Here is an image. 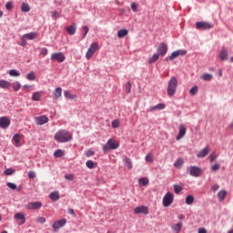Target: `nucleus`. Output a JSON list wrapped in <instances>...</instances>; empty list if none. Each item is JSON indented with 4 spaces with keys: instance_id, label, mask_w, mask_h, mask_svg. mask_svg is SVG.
I'll use <instances>...</instances> for the list:
<instances>
[{
    "instance_id": "bf43d9fd",
    "label": "nucleus",
    "mask_w": 233,
    "mask_h": 233,
    "mask_svg": "<svg viewBox=\"0 0 233 233\" xmlns=\"http://www.w3.org/2000/svg\"><path fill=\"white\" fill-rule=\"evenodd\" d=\"M40 54H41L42 56H48V49L46 48V47L42 48V49L40 50Z\"/></svg>"
},
{
    "instance_id": "1a4fd4ad",
    "label": "nucleus",
    "mask_w": 233,
    "mask_h": 233,
    "mask_svg": "<svg viewBox=\"0 0 233 233\" xmlns=\"http://www.w3.org/2000/svg\"><path fill=\"white\" fill-rule=\"evenodd\" d=\"M157 54H158V56H161L162 57H164V56H167V53L168 52V46H167L166 43H161L157 49Z\"/></svg>"
},
{
    "instance_id": "c756f323",
    "label": "nucleus",
    "mask_w": 233,
    "mask_h": 233,
    "mask_svg": "<svg viewBox=\"0 0 233 233\" xmlns=\"http://www.w3.org/2000/svg\"><path fill=\"white\" fill-rule=\"evenodd\" d=\"M218 157V155L216 154V152H213L208 157V160L209 161V163H215Z\"/></svg>"
},
{
    "instance_id": "79ce46f5",
    "label": "nucleus",
    "mask_w": 233,
    "mask_h": 233,
    "mask_svg": "<svg viewBox=\"0 0 233 233\" xmlns=\"http://www.w3.org/2000/svg\"><path fill=\"white\" fill-rule=\"evenodd\" d=\"M138 183L139 185H141L142 187H147V184L148 183V178L147 177H142L138 179Z\"/></svg>"
},
{
    "instance_id": "6e6552de",
    "label": "nucleus",
    "mask_w": 233,
    "mask_h": 233,
    "mask_svg": "<svg viewBox=\"0 0 233 233\" xmlns=\"http://www.w3.org/2000/svg\"><path fill=\"white\" fill-rule=\"evenodd\" d=\"M65 59H66V57L62 52L53 53L51 55V61H57L58 63H63Z\"/></svg>"
},
{
    "instance_id": "de8ad7c7",
    "label": "nucleus",
    "mask_w": 233,
    "mask_h": 233,
    "mask_svg": "<svg viewBox=\"0 0 233 233\" xmlns=\"http://www.w3.org/2000/svg\"><path fill=\"white\" fill-rule=\"evenodd\" d=\"M145 160H146L147 163H152L154 161V157H152L151 154H147L145 157Z\"/></svg>"
},
{
    "instance_id": "2f4dec72",
    "label": "nucleus",
    "mask_w": 233,
    "mask_h": 233,
    "mask_svg": "<svg viewBox=\"0 0 233 233\" xmlns=\"http://www.w3.org/2000/svg\"><path fill=\"white\" fill-rule=\"evenodd\" d=\"M125 35H128V30H127V29H120L117 32V37H119V39L125 37Z\"/></svg>"
},
{
    "instance_id": "7c9ffc66",
    "label": "nucleus",
    "mask_w": 233,
    "mask_h": 233,
    "mask_svg": "<svg viewBox=\"0 0 233 233\" xmlns=\"http://www.w3.org/2000/svg\"><path fill=\"white\" fill-rule=\"evenodd\" d=\"M157 59H159V54L156 53L148 58L147 63H149V65H152V63H156Z\"/></svg>"
},
{
    "instance_id": "20e7f679",
    "label": "nucleus",
    "mask_w": 233,
    "mask_h": 233,
    "mask_svg": "<svg viewBox=\"0 0 233 233\" xmlns=\"http://www.w3.org/2000/svg\"><path fill=\"white\" fill-rule=\"evenodd\" d=\"M202 173L203 170L200 167H198V166L187 167V174H189L192 177H199Z\"/></svg>"
},
{
    "instance_id": "6ab92c4d",
    "label": "nucleus",
    "mask_w": 233,
    "mask_h": 233,
    "mask_svg": "<svg viewBox=\"0 0 233 233\" xmlns=\"http://www.w3.org/2000/svg\"><path fill=\"white\" fill-rule=\"evenodd\" d=\"M123 162L125 163V165H126L127 168H128V170H132V168H133L132 160L128 157L125 156L123 158Z\"/></svg>"
},
{
    "instance_id": "4c0bfd02",
    "label": "nucleus",
    "mask_w": 233,
    "mask_h": 233,
    "mask_svg": "<svg viewBox=\"0 0 233 233\" xmlns=\"http://www.w3.org/2000/svg\"><path fill=\"white\" fill-rule=\"evenodd\" d=\"M175 194H179L183 190V186L175 184L173 186Z\"/></svg>"
},
{
    "instance_id": "052dcab7",
    "label": "nucleus",
    "mask_w": 233,
    "mask_h": 233,
    "mask_svg": "<svg viewBox=\"0 0 233 233\" xmlns=\"http://www.w3.org/2000/svg\"><path fill=\"white\" fill-rule=\"evenodd\" d=\"M131 10H132L133 12H137V4L132 3V4H131Z\"/></svg>"
},
{
    "instance_id": "5fc2aeb1",
    "label": "nucleus",
    "mask_w": 233,
    "mask_h": 233,
    "mask_svg": "<svg viewBox=\"0 0 233 233\" xmlns=\"http://www.w3.org/2000/svg\"><path fill=\"white\" fill-rule=\"evenodd\" d=\"M36 221H37L38 223H41V224L43 225V223H46V218H45V217H38V218H36Z\"/></svg>"
},
{
    "instance_id": "6e6d98bb",
    "label": "nucleus",
    "mask_w": 233,
    "mask_h": 233,
    "mask_svg": "<svg viewBox=\"0 0 233 233\" xmlns=\"http://www.w3.org/2000/svg\"><path fill=\"white\" fill-rule=\"evenodd\" d=\"M65 179H66L67 181H74V175L67 174L65 176Z\"/></svg>"
},
{
    "instance_id": "e2e57ef3",
    "label": "nucleus",
    "mask_w": 233,
    "mask_h": 233,
    "mask_svg": "<svg viewBox=\"0 0 233 233\" xmlns=\"http://www.w3.org/2000/svg\"><path fill=\"white\" fill-rule=\"evenodd\" d=\"M5 8H6V10H12L13 5H12L11 2H7L5 4Z\"/></svg>"
},
{
    "instance_id": "680f3d73",
    "label": "nucleus",
    "mask_w": 233,
    "mask_h": 233,
    "mask_svg": "<svg viewBox=\"0 0 233 233\" xmlns=\"http://www.w3.org/2000/svg\"><path fill=\"white\" fill-rule=\"evenodd\" d=\"M212 75L211 74H206L205 75V81H211L212 79Z\"/></svg>"
},
{
    "instance_id": "58836bf2",
    "label": "nucleus",
    "mask_w": 233,
    "mask_h": 233,
    "mask_svg": "<svg viewBox=\"0 0 233 233\" xmlns=\"http://www.w3.org/2000/svg\"><path fill=\"white\" fill-rule=\"evenodd\" d=\"M89 31L90 29L88 28V26H82V39H85V37H86V34H88Z\"/></svg>"
},
{
    "instance_id": "72a5a7b5",
    "label": "nucleus",
    "mask_w": 233,
    "mask_h": 233,
    "mask_svg": "<svg viewBox=\"0 0 233 233\" xmlns=\"http://www.w3.org/2000/svg\"><path fill=\"white\" fill-rule=\"evenodd\" d=\"M183 163H184L183 158H177V159L175 161V163H174V167H175L176 168H181V167H183Z\"/></svg>"
},
{
    "instance_id": "3c124183",
    "label": "nucleus",
    "mask_w": 233,
    "mask_h": 233,
    "mask_svg": "<svg viewBox=\"0 0 233 233\" xmlns=\"http://www.w3.org/2000/svg\"><path fill=\"white\" fill-rule=\"evenodd\" d=\"M220 167L221 166L219 164H215L211 167V170L212 172H218V170H219Z\"/></svg>"
},
{
    "instance_id": "c9c22d12",
    "label": "nucleus",
    "mask_w": 233,
    "mask_h": 233,
    "mask_svg": "<svg viewBox=\"0 0 233 233\" xmlns=\"http://www.w3.org/2000/svg\"><path fill=\"white\" fill-rule=\"evenodd\" d=\"M26 79L27 81H35V73H34V71L29 72L26 75Z\"/></svg>"
},
{
    "instance_id": "c85d7f7f",
    "label": "nucleus",
    "mask_w": 233,
    "mask_h": 233,
    "mask_svg": "<svg viewBox=\"0 0 233 233\" xmlns=\"http://www.w3.org/2000/svg\"><path fill=\"white\" fill-rule=\"evenodd\" d=\"M13 141L15 143V147H20L21 137L19 136V134H15L14 135Z\"/></svg>"
},
{
    "instance_id": "39448f33",
    "label": "nucleus",
    "mask_w": 233,
    "mask_h": 233,
    "mask_svg": "<svg viewBox=\"0 0 233 233\" xmlns=\"http://www.w3.org/2000/svg\"><path fill=\"white\" fill-rule=\"evenodd\" d=\"M179 56H187V50H185V49L176 50L173 53H171V55L169 56H167L165 58V61H167V62L174 61V59H176V57H179Z\"/></svg>"
},
{
    "instance_id": "bb28decb",
    "label": "nucleus",
    "mask_w": 233,
    "mask_h": 233,
    "mask_svg": "<svg viewBox=\"0 0 233 233\" xmlns=\"http://www.w3.org/2000/svg\"><path fill=\"white\" fill-rule=\"evenodd\" d=\"M225 198H227V190H220L218 193V201H225Z\"/></svg>"
},
{
    "instance_id": "a19ab883",
    "label": "nucleus",
    "mask_w": 233,
    "mask_h": 233,
    "mask_svg": "<svg viewBox=\"0 0 233 233\" xmlns=\"http://www.w3.org/2000/svg\"><path fill=\"white\" fill-rule=\"evenodd\" d=\"M21 11L22 12H30V5L27 3H23L21 5Z\"/></svg>"
},
{
    "instance_id": "ea45409f",
    "label": "nucleus",
    "mask_w": 233,
    "mask_h": 233,
    "mask_svg": "<svg viewBox=\"0 0 233 233\" xmlns=\"http://www.w3.org/2000/svg\"><path fill=\"white\" fill-rule=\"evenodd\" d=\"M65 156V151L61 149H57L54 152V157H63Z\"/></svg>"
},
{
    "instance_id": "0eeeda50",
    "label": "nucleus",
    "mask_w": 233,
    "mask_h": 233,
    "mask_svg": "<svg viewBox=\"0 0 233 233\" xmlns=\"http://www.w3.org/2000/svg\"><path fill=\"white\" fill-rule=\"evenodd\" d=\"M97 43L94 42L90 45L89 48L87 49V52L86 53V58L87 60L92 59V56L94 54H96V50L98 48Z\"/></svg>"
},
{
    "instance_id": "393cba45",
    "label": "nucleus",
    "mask_w": 233,
    "mask_h": 233,
    "mask_svg": "<svg viewBox=\"0 0 233 233\" xmlns=\"http://www.w3.org/2000/svg\"><path fill=\"white\" fill-rule=\"evenodd\" d=\"M43 96L42 91H36L33 94L32 99L33 101H41V96Z\"/></svg>"
},
{
    "instance_id": "f704fd0d",
    "label": "nucleus",
    "mask_w": 233,
    "mask_h": 233,
    "mask_svg": "<svg viewBox=\"0 0 233 233\" xmlns=\"http://www.w3.org/2000/svg\"><path fill=\"white\" fill-rule=\"evenodd\" d=\"M12 86H13V90L15 92H19V90H21V83H19L18 81L14 82Z\"/></svg>"
},
{
    "instance_id": "a211bd4d",
    "label": "nucleus",
    "mask_w": 233,
    "mask_h": 233,
    "mask_svg": "<svg viewBox=\"0 0 233 233\" xmlns=\"http://www.w3.org/2000/svg\"><path fill=\"white\" fill-rule=\"evenodd\" d=\"M49 198L51 201H59L60 196H59V191H53L49 194Z\"/></svg>"
},
{
    "instance_id": "603ef678",
    "label": "nucleus",
    "mask_w": 233,
    "mask_h": 233,
    "mask_svg": "<svg viewBox=\"0 0 233 233\" xmlns=\"http://www.w3.org/2000/svg\"><path fill=\"white\" fill-rule=\"evenodd\" d=\"M111 125L113 128H119V120H113Z\"/></svg>"
},
{
    "instance_id": "a878e982",
    "label": "nucleus",
    "mask_w": 233,
    "mask_h": 233,
    "mask_svg": "<svg viewBox=\"0 0 233 233\" xmlns=\"http://www.w3.org/2000/svg\"><path fill=\"white\" fill-rule=\"evenodd\" d=\"M0 88H3L4 90L10 88V82L0 79Z\"/></svg>"
},
{
    "instance_id": "49530a36",
    "label": "nucleus",
    "mask_w": 233,
    "mask_h": 233,
    "mask_svg": "<svg viewBox=\"0 0 233 233\" xmlns=\"http://www.w3.org/2000/svg\"><path fill=\"white\" fill-rule=\"evenodd\" d=\"M196 28L197 30H200V28L205 29V22H197Z\"/></svg>"
},
{
    "instance_id": "412c9836",
    "label": "nucleus",
    "mask_w": 233,
    "mask_h": 233,
    "mask_svg": "<svg viewBox=\"0 0 233 233\" xmlns=\"http://www.w3.org/2000/svg\"><path fill=\"white\" fill-rule=\"evenodd\" d=\"M219 59H221V61H227V59H228V51H227V49H222L220 51Z\"/></svg>"
},
{
    "instance_id": "7ed1b4c3",
    "label": "nucleus",
    "mask_w": 233,
    "mask_h": 233,
    "mask_svg": "<svg viewBox=\"0 0 233 233\" xmlns=\"http://www.w3.org/2000/svg\"><path fill=\"white\" fill-rule=\"evenodd\" d=\"M116 148H119V143L112 138L108 139L106 144L102 146L103 152L106 154L110 152V150H116Z\"/></svg>"
},
{
    "instance_id": "a18cd8bd",
    "label": "nucleus",
    "mask_w": 233,
    "mask_h": 233,
    "mask_svg": "<svg viewBox=\"0 0 233 233\" xmlns=\"http://www.w3.org/2000/svg\"><path fill=\"white\" fill-rule=\"evenodd\" d=\"M198 86H194L190 90H189V94L191 96H196V94H198Z\"/></svg>"
},
{
    "instance_id": "f3484780",
    "label": "nucleus",
    "mask_w": 233,
    "mask_h": 233,
    "mask_svg": "<svg viewBox=\"0 0 233 233\" xmlns=\"http://www.w3.org/2000/svg\"><path fill=\"white\" fill-rule=\"evenodd\" d=\"M165 104L159 103L154 106H151L148 108V112H155V110H165Z\"/></svg>"
},
{
    "instance_id": "0e129e2a",
    "label": "nucleus",
    "mask_w": 233,
    "mask_h": 233,
    "mask_svg": "<svg viewBox=\"0 0 233 233\" xmlns=\"http://www.w3.org/2000/svg\"><path fill=\"white\" fill-rule=\"evenodd\" d=\"M198 157H205V148H203L198 154Z\"/></svg>"
},
{
    "instance_id": "ddd939ff",
    "label": "nucleus",
    "mask_w": 233,
    "mask_h": 233,
    "mask_svg": "<svg viewBox=\"0 0 233 233\" xmlns=\"http://www.w3.org/2000/svg\"><path fill=\"white\" fill-rule=\"evenodd\" d=\"M186 134H187V127H185V125L180 124L178 127V135L176 137L177 141H179V139H183Z\"/></svg>"
},
{
    "instance_id": "864d4df0",
    "label": "nucleus",
    "mask_w": 233,
    "mask_h": 233,
    "mask_svg": "<svg viewBox=\"0 0 233 233\" xmlns=\"http://www.w3.org/2000/svg\"><path fill=\"white\" fill-rule=\"evenodd\" d=\"M126 89H127V94H130V91L132 90V83L127 82L126 85Z\"/></svg>"
},
{
    "instance_id": "338daca9",
    "label": "nucleus",
    "mask_w": 233,
    "mask_h": 233,
    "mask_svg": "<svg viewBox=\"0 0 233 233\" xmlns=\"http://www.w3.org/2000/svg\"><path fill=\"white\" fill-rule=\"evenodd\" d=\"M68 214H71V216H76V211H74L73 208L68 209Z\"/></svg>"
},
{
    "instance_id": "9b49d317",
    "label": "nucleus",
    "mask_w": 233,
    "mask_h": 233,
    "mask_svg": "<svg viewBox=\"0 0 233 233\" xmlns=\"http://www.w3.org/2000/svg\"><path fill=\"white\" fill-rule=\"evenodd\" d=\"M66 225V219L65 218L54 222L52 225L54 232H57L58 228H63V227H65Z\"/></svg>"
},
{
    "instance_id": "69168bd1",
    "label": "nucleus",
    "mask_w": 233,
    "mask_h": 233,
    "mask_svg": "<svg viewBox=\"0 0 233 233\" xmlns=\"http://www.w3.org/2000/svg\"><path fill=\"white\" fill-rule=\"evenodd\" d=\"M211 190H213V192H216L217 190H219V185L216 184L211 187Z\"/></svg>"
},
{
    "instance_id": "423d86ee",
    "label": "nucleus",
    "mask_w": 233,
    "mask_h": 233,
    "mask_svg": "<svg viewBox=\"0 0 233 233\" xmlns=\"http://www.w3.org/2000/svg\"><path fill=\"white\" fill-rule=\"evenodd\" d=\"M163 207H170L172 203H174V194H172L171 192H167L165 194V196L163 197Z\"/></svg>"
},
{
    "instance_id": "473e14b6",
    "label": "nucleus",
    "mask_w": 233,
    "mask_h": 233,
    "mask_svg": "<svg viewBox=\"0 0 233 233\" xmlns=\"http://www.w3.org/2000/svg\"><path fill=\"white\" fill-rule=\"evenodd\" d=\"M185 203H186V205H192V203H194V196L187 195L186 197Z\"/></svg>"
},
{
    "instance_id": "2eb2a0df",
    "label": "nucleus",
    "mask_w": 233,
    "mask_h": 233,
    "mask_svg": "<svg viewBox=\"0 0 233 233\" xmlns=\"http://www.w3.org/2000/svg\"><path fill=\"white\" fill-rule=\"evenodd\" d=\"M135 214H144L145 216H148V208L145 206L137 207L134 208Z\"/></svg>"
},
{
    "instance_id": "aec40b11",
    "label": "nucleus",
    "mask_w": 233,
    "mask_h": 233,
    "mask_svg": "<svg viewBox=\"0 0 233 233\" xmlns=\"http://www.w3.org/2000/svg\"><path fill=\"white\" fill-rule=\"evenodd\" d=\"M173 232L179 233L181 232V228H183V222H178L171 227Z\"/></svg>"
},
{
    "instance_id": "8fccbe9b",
    "label": "nucleus",
    "mask_w": 233,
    "mask_h": 233,
    "mask_svg": "<svg viewBox=\"0 0 233 233\" xmlns=\"http://www.w3.org/2000/svg\"><path fill=\"white\" fill-rule=\"evenodd\" d=\"M212 28H214V24L208 22L205 23V30H210Z\"/></svg>"
},
{
    "instance_id": "f257e3e1",
    "label": "nucleus",
    "mask_w": 233,
    "mask_h": 233,
    "mask_svg": "<svg viewBox=\"0 0 233 233\" xmlns=\"http://www.w3.org/2000/svg\"><path fill=\"white\" fill-rule=\"evenodd\" d=\"M55 140L57 143H68L72 141V133L66 129H60L55 134Z\"/></svg>"
},
{
    "instance_id": "dca6fc26",
    "label": "nucleus",
    "mask_w": 233,
    "mask_h": 233,
    "mask_svg": "<svg viewBox=\"0 0 233 233\" xmlns=\"http://www.w3.org/2000/svg\"><path fill=\"white\" fill-rule=\"evenodd\" d=\"M15 219H18V221H20V225H25V223H26V218H25V214L24 213H16L15 215Z\"/></svg>"
},
{
    "instance_id": "774afa93",
    "label": "nucleus",
    "mask_w": 233,
    "mask_h": 233,
    "mask_svg": "<svg viewBox=\"0 0 233 233\" xmlns=\"http://www.w3.org/2000/svg\"><path fill=\"white\" fill-rule=\"evenodd\" d=\"M198 233H205V228H200L198 229Z\"/></svg>"
},
{
    "instance_id": "37998d69",
    "label": "nucleus",
    "mask_w": 233,
    "mask_h": 233,
    "mask_svg": "<svg viewBox=\"0 0 233 233\" xmlns=\"http://www.w3.org/2000/svg\"><path fill=\"white\" fill-rule=\"evenodd\" d=\"M86 166L87 167V168H96V163H94V161L92 160H87L86 162Z\"/></svg>"
},
{
    "instance_id": "f03ea898",
    "label": "nucleus",
    "mask_w": 233,
    "mask_h": 233,
    "mask_svg": "<svg viewBox=\"0 0 233 233\" xmlns=\"http://www.w3.org/2000/svg\"><path fill=\"white\" fill-rule=\"evenodd\" d=\"M177 90V78L176 76H171L167 83V96L169 97H174L176 96V92Z\"/></svg>"
},
{
    "instance_id": "e433bc0d",
    "label": "nucleus",
    "mask_w": 233,
    "mask_h": 233,
    "mask_svg": "<svg viewBox=\"0 0 233 233\" xmlns=\"http://www.w3.org/2000/svg\"><path fill=\"white\" fill-rule=\"evenodd\" d=\"M9 76H11V77H19V76H21V73H19V71L15 69H11L9 71Z\"/></svg>"
},
{
    "instance_id": "c03bdc74",
    "label": "nucleus",
    "mask_w": 233,
    "mask_h": 233,
    "mask_svg": "<svg viewBox=\"0 0 233 233\" xmlns=\"http://www.w3.org/2000/svg\"><path fill=\"white\" fill-rule=\"evenodd\" d=\"M6 187H8V188H10L11 190H17V185L12 182H7Z\"/></svg>"
},
{
    "instance_id": "cd10ccee",
    "label": "nucleus",
    "mask_w": 233,
    "mask_h": 233,
    "mask_svg": "<svg viewBox=\"0 0 233 233\" xmlns=\"http://www.w3.org/2000/svg\"><path fill=\"white\" fill-rule=\"evenodd\" d=\"M64 96L66 99H77V96L72 95L68 90L64 91Z\"/></svg>"
},
{
    "instance_id": "9d476101",
    "label": "nucleus",
    "mask_w": 233,
    "mask_h": 233,
    "mask_svg": "<svg viewBox=\"0 0 233 233\" xmlns=\"http://www.w3.org/2000/svg\"><path fill=\"white\" fill-rule=\"evenodd\" d=\"M41 207H43V203L36 201V202H29L25 206V208H27V210H39Z\"/></svg>"
},
{
    "instance_id": "09e8293b",
    "label": "nucleus",
    "mask_w": 233,
    "mask_h": 233,
    "mask_svg": "<svg viewBox=\"0 0 233 233\" xmlns=\"http://www.w3.org/2000/svg\"><path fill=\"white\" fill-rule=\"evenodd\" d=\"M15 170L12 168H7L4 171L5 176H12V174H15Z\"/></svg>"
},
{
    "instance_id": "b1692460",
    "label": "nucleus",
    "mask_w": 233,
    "mask_h": 233,
    "mask_svg": "<svg viewBox=\"0 0 233 233\" xmlns=\"http://www.w3.org/2000/svg\"><path fill=\"white\" fill-rule=\"evenodd\" d=\"M63 94V88L56 87L54 91V99H59Z\"/></svg>"
},
{
    "instance_id": "5701e85b",
    "label": "nucleus",
    "mask_w": 233,
    "mask_h": 233,
    "mask_svg": "<svg viewBox=\"0 0 233 233\" xmlns=\"http://www.w3.org/2000/svg\"><path fill=\"white\" fill-rule=\"evenodd\" d=\"M76 23H73L69 27H67L66 32L69 34V35H74L76 34Z\"/></svg>"
},
{
    "instance_id": "4468645a",
    "label": "nucleus",
    "mask_w": 233,
    "mask_h": 233,
    "mask_svg": "<svg viewBox=\"0 0 233 233\" xmlns=\"http://www.w3.org/2000/svg\"><path fill=\"white\" fill-rule=\"evenodd\" d=\"M10 118L8 116H1L0 117V128H8L11 124Z\"/></svg>"
},
{
    "instance_id": "f8f14e48",
    "label": "nucleus",
    "mask_w": 233,
    "mask_h": 233,
    "mask_svg": "<svg viewBox=\"0 0 233 233\" xmlns=\"http://www.w3.org/2000/svg\"><path fill=\"white\" fill-rule=\"evenodd\" d=\"M48 121H49L48 116H46L45 115L35 117V125H38V126L46 125V123H48Z\"/></svg>"
},
{
    "instance_id": "4d7b16f0",
    "label": "nucleus",
    "mask_w": 233,
    "mask_h": 233,
    "mask_svg": "<svg viewBox=\"0 0 233 233\" xmlns=\"http://www.w3.org/2000/svg\"><path fill=\"white\" fill-rule=\"evenodd\" d=\"M96 153L94 152V150L92 149H88L86 152V157H91V156H94Z\"/></svg>"
},
{
    "instance_id": "4be33fe9",
    "label": "nucleus",
    "mask_w": 233,
    "mask_h": 233,
    "mask_svg": "<svg viewBox=\"0 0 233 233\" xmlns=\"http://www.w3.org/2000/svg\"><path fill=\"white\" fill-rule=\"evenodd\" d=\"M23 37H25V39H28L29 41H34V39L37 37V33L35 32L28 33L24 35Z\"/></svg>"
},
{
    "instance_id": "13d9d810",
    "label": "nucleus",
    "mask_w": 233,
    "mask_h": 233,
    "mask_svg": "<svg viewBox=\"0 0 233 233\" xmlns=\"http://www.w3.org/2000/svg\"><path fill=\"white\" fill-rule=\"evenodd\" d=\"M29 179H35V172L34 171H29L28 174H27Z\"/></svg>"
}]
</instances>
